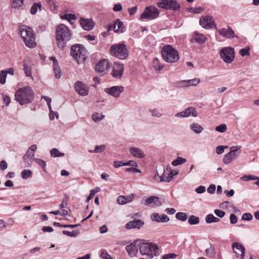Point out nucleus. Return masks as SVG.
I'll return each mask as SVG.
<instances>
[{"instance_id": "nucleus-1", "label": "nucleus", "mask_w": 259, "mask_h": 259, "mask_svg": "<svg viewBox=\"0 0 259 259\" xmlns=\"http://www.w3.org/2000/svg\"><path fill=\"white\" fill-rule=\"evenodd\" d=\"M72 34L70 29L65 24L58 25L56 29V39L59 48L63 49L70 40Z\"/></svg>"}, {"instance_id": "nucleus-2", "label": "nucleus", "mask_w": 259, "mask_h": 259, "mask_svg": "<svg viewBox=\"0 0 259 259\" xmlns=\"http://www.w3.org/2000/svg\"><path fill=\"white\" fill-rule=\"evenodd\" d=\"M15 100L21 105L30 103L34 97V94L29 87L18 89L15 93Z\"/></svg>"}, {"instance_id": "nucleus-3", "label": "nucleus", "mask_w": 259, "mask_h": 259, "mask_svg": "<svg viewBox=\"0 0 259 259\" xmlns=\"http://www.w3.org/2000/svg\"><path fill=\"white\" fill-rule=\"evenodd\" d=\"M19 31L21 36L27 47L33 48L36 46L35 35L30 27L26 25H22L20 27Z\"/></svg>"}, {"instance_id": "nucleus-4", "label": "nucleus", "mask_w": 259, "mask_h": 259, "mask_svg": "<svg viewBox=\"0 0 259 259\" xmlns=\"http://www.w3.org/2000/svg\"><path fill=\"white\" fill-rule=\"evenodd\" d=\"M161 55L163 60L169 63L177 62L180 58L178 51L169 45L162 48Z\"/></svg>"}, {"instance_id": "nucleus-5", "label": "nucleus", "mask_w": 259, "mask_h": 259, "mask_svg": "<svg viewBox=\"0 0 259 259\" xmlns=\"http://www.w3.org/2000/svg\"><path fill=\"white\" fill-rule=\"evenodd\" d=\"M140 252L142 255H146L150 258L159 255V248L153 243L143 242L139 245Z\"/></svg>"}, {"instance_id": "nucleus-6", "label": "nucleus", "mask_w": 259, "mask_h": 259, "mask_svg": "<svg viewBox=\"0 0 259 259\" xmlns=\"http://www.w3.org/2000/svg\"><path fill=\"white\" fill-rule=\"evenodd\" d=\"M87 54V51L85 48L81 45H75L71 47V55L78 63L85 60Z\"/></svg>"}, {"instance_id": "nucleus-7", "label": "nucleus", "mask_w": 259, "mask_h": 259, "mask_svg": "<svg viewBox=\"0 0 259 259\" xmlns=\"http://www.w3.org/2000/svg\"><path fill=\"white\" fill-rule=\"evenodd\" d=\"M110 54L119 59L123 60L128 56V51L123 44H117L112 45L110 50Z\"/></svg>"}, {"instance_id": "nucleus-8", "label": "nucleus", "mask_w": 259, "mask_h": 259, "mask_svg": "<svg viewBox=\"0 0 259 259\" xmlns=\"http://www.w3.org/2000/svg\"><path fill=\"white\" fill-rule=\"evenodd\" d=\"M159 11L156 7L153 6H147L141 14L140 19L153 20L159 17Z\"/></svg>"}, {"instance_id": "nucleus-9", "label": "nucleus", "mask_w": 259, "mask_h": 259, "mask_svg": "<svg viewBox=\"0 0 259 259\" xmlns=\"http://www.w3.org/2000/svg\"><path fill=\"white\" fill-rule=\"evenodd\" d=\"M241 148L240 146L231 147L230 152L226 154L223 158L224 163L229 164L237 158L241 153Z\"/></svg>"}, {"instance_id": "nucleus-10", "label": "nucleus", "mask_w": 259, "mask_h": 259, "mask_svg": "<svg viewBox=\"0 0 259 259\" xmlns=\"http://www.w3.org/2000/svg\"><path fill=\"white\" fill-rule=\"evenodd\" d=\"M158 7L165 9L176 11L180 9V5L176 0H160L157 3Z\"/></svg>"}, {"instance_id": "nucleus-11", "label": "nucleus", "mask_w": 259, "mask_h": 259, "mask_svg": "<svg viewBox=\"0 0 259 259\" xmlns=\"http://www.w3.org/2000/svg\"><path fill=\"white\" fill-rule=\"evenodd\" d=\"M220 53L221 58L226 63H231L234 59L235 52L232 47L223 48L220 50Z\"/></svg>"}, {"instance_id": "nucleus-12", "label": "nucleus", "mask_w": 259, "mask_h": 259, "mask_svg": "<svg viewBox=\"0 0 259 259\" xmlns=\"http://www.w3.org/2000/svg\"><path fill=\"white\" fill-rule=\"evenodd\" d=\"M89 87L86 85L81 81H77L74 84V90L81 96L88 95Z\"/></svg>"}, {"instance_id": "nucleus-13", "label": "nucleus", "mask_w": 259, "mask_h": 259, "mask_svg": "<svg viewBox=\"0 0 259 259\" xmlns=\"http://www.w3.org/2000/svg\"><path fill=\"white\" fill-rule=\"evenodd\" d=\"M191 115L195 117L198 116L197 112L195 108L193 107L187 108L184 110L177 113L175 115V117L178 118L188 117Z\"/></svg>"}, {"instance_id": "nucleus-14", "label": "nucleus", "mask_w": 259, "mask_h": 259, "mask_svg": "<svg viewBox=\"0 0 259 259\" xmlns=\"http://www.w3.org/2000/svg\"><path fill=\"white\" fill-rule=\"evenodd\" d=\"M233 252L236 254L237 257H240L244 259L245 254V248L240 243L235 242L232 245Z\"/></svg>"}, {"instance_id": "nucleus-15", "label": "nucleus", "mask_w": 259, "mask_h": 259, "mask_svg": "<svg viewBox=\"0 0 259 259\" xmlns=\"http://www.w3.org/2000/svg\"><path fill=\"white\" fill-rule=\"evenodd\" d=\"M123 89L122 86H113L105 89V92L115 98H118L123 91Z\"/></svg>"}, {"instance_id": "nucleus-16", "label": "nucleus", "mask_w": 259, "mask_h": 259, "mask_svg": "<svg viewBox=\"0 0 259 259\" xmlns=\"http://www.w3.org/2000/svg\"><path fill=\"white\" fill-rule=\"evenodd\" d=\"M111 67V64L106 59L101 60L96 66V70L99 72H103L108 70Z\"/></svg>"}, {"instance_id": "nucleus-17", "label": "nucleus", "mask_w": 259, "mask_h": 259, "mask_svg": "<svg viewBox=\"0 0 259 259\" xmlns=\"http://www.w3.org/2000/svg\"><path fill=\"white\" fill-rule=\"evenodd\" d=\"M123 71V64L119 63H115L113 67L112 75L114 77L120 78L122 76Z\"/></svg>"}, {"instance_id": "nucleus-18", "label": "nucleus", "mask_w": 259, "mask_h": 259, "mask_svg": "<svg viewBox=\"0 0 259 259\" xmlns=\"http://www.w3.org/2000/svg\"><path fill=\"white\" fill-rule=\"evenodd\" d=\"M214 23L212 17L210 16H206L199 20L200 25L205 28H211Z\"/></svg>"}, {"instance_id": "nucleus-19", "label": "nucleus", "mask_w": 259, "mask_h": 259, "mask_svg": "<svg viewBox=\"0 0 259 259\" xmlns=\"http://www.w3.org/2000/svg\"><path fill=\"white\" fill-rule=\"evenodd\" d=\"M138 241V240H135L125 247L126 250L131 257L136 256L138 253L139 246L137 245Z\"/></svg>"}, {"instance_id": "nucleus-20", "label": "nucleus", "mask_w": 259, "mask_h": 259, "mask_svg": "<svg viewBox=\"0 0 259 259\" xmlns=\"http://www.w3.org/2000/svg\"><path fill=\"white\" fill-rule=\"evenodd\" d=\"M220 35L227 38H232L235 36L234 31L231 27L223 28L218 30Z\"/></svg>"}, {"instance_id": "nucleus-21", "label": "nucleus", "mask_w": 259, "mask_h": 259, "mask_svg": "<svg viewBox=\"0 0 259 259\" xmlns=\"http://www.w3.org/2000/svg\"><path fill=\"white\" fill-rule=\"evenodd\" d=\"M162 203L159 200V198L153 196L148 198L144 202L145 205L151 206L152 207L159 206Z\"/></svg>"}, {"instance_id": "nucleus-22", "label": "nucleus", "mask_w": 259, "mask_h": 259, "mask_svg": "<svg viewBox=\"0 0 259 259\" xmlns=\"http://www.w3.org/2000/svg\"><path fill=\"white\" fill-rule=\"evenodd\" d=\"M129 151L134 157L137 158H143L145 156L144 151L136 147H130L129 148Z\"/></svg>"}, {"instance_id": "nucleus-23", "label": "nucleus", "mask_w": 259, "mask_h": 259, "mask_svg": "<svg viewBox=\"0 0 259 259\" xmlns=\"http://www.w3.org/2000/svg\"><path fill=\"white\" fill-rule=\"evenodd\" d=\"M37 149V146L35 144L32 145L28 149L26 153L23 156V159L25 161L28 162L34 156V152Z\"/></svg>"}, {"instance_id": "nucleus-24", "label": "nucleus", "mask_w": 259, "mask_h": 259, "mask_svg": "<svg viewBox=\"0 0 259 259\" xmlns=\"http://www.w3.org/2000/svg\"><path fill=\"white\" fill-rule=\"evenodd\" d=\"M144 225L143 221L141 220H134L130 221L125 225V228L127 229H139Z\"/></svg>"}, {"instance_id": "nucleus-25", "label": "nucleus", "mask_w": 259, "mask_h": 259, "mask_svg": "<svg viewBox=\"0 0 259 259\" xmlns=\"http://www.w3.org/2000/svg\"><path fill=\"white\" fill-rule=\"evenodd\" d=\"M80 24L82 28L87 31H90L94 27V23L91 19L81 18Z\"/></svg>"}, {"instance_id": "nucleus-26", "label": "nucleus", "mask_w": 259, "mask_h": 259, "mask_svg": "<svg viewBox=\"0 0 259 259\" xmlns=\"http://www.w3.org/2000/svg\"><path fill=\"white\" fill-rule=\"evenodd\" d=\"M23 62V70L25 75L27 77H32V62L29 59H25Z\"/></svg>"}, {"instance_id": "nucleus-27", "label": "nucleus", "mask_w": 259, "mask_h": 259, "mask_svg": "<svg viewBox=\"0 0 259 259\" xmlns=\"http://www.w3.org/2000/svg\"><path fill=\"white\" fill-rule=\"evenodd\" d=\"M189 128L191 132L195 134H200L204 131V127L199 123L192 122L189 125Z\"/></svg>"}, {"instance_id": "nucleus-28", "label": "nucleus", "mask_w": 259, "mask_h": 259, "mask_svg": "<svg viewBox=\"0 0 259 259\" xmlns=\"http://www.w3.org/2000/svg\"><path fill=\"white\" fill-rule=\"evenodd\" d=\"M134 198V195L131 194L128 196H120L117 198V202L118 204L123 205L131 202Z\"/></svg>"}, {"instance_id": "nucleus-29", "label": "nucleus", "mask_w": 259, "mask_h": 259, "mask_svg": "<svg viewBox=\"0 0 259 259\" xmlns=\"http://www.w3.org/2000/svg\"><path fill=\"white\" fill-rule=\"evenodd\" d=\"M50 60L53 61L54 72L56 78H60L61 76V70L59 67L58 61L55 57H51Z\"/></svg>"}, {"instance_id": "nucleus-30", "label": "nucleus", "mask_w": 259, "mask_h": 259, "mask_svg": "<svg viewBox=\"0 0 259 259\" xmlns=\"http://www.w3.org/2000/svg\"><path fill=\"white\" fill-rule=\"evenodd\" d=\"M200 81V79L198 78H195L192 79L183 80L180 82V83L184 87L196 86Z\"/></svg>"}, {"instance_id": "nucleus-31", "label": "nucleus", "mask_w": 259, "mask_h": 259, "mask_svg": "<svg viewBox=\"0 0 259 259\" xmlns=\"http://www.w3.org/2000/svg\"><path fill=\"white\" fill-rule=\"evenodd\" d=\"M193 39L199 44H203L207 39L206 36L204 34L195 32L193 35Z\"/></svg>"}, {"instance_id": "nucleus-32", "label": "nucleus", "mask_w": 259, "mask_h": 259, "mask_svg": "<svg viewBox=\"0 0 259 259\" xmlns=\"http://www.w3.org/2000/svg\"><path fill=\"white\" fill-rule=\"evenodd\" d=\"M205 221L208 224L212 223H218L220 220L218 218L214 217L212 214H208L205 217Z\"/></svg>"}, {"instance_id": "nucleus-33", "label": "nucleus", "mask_w": 259, "mask_h": 259, "mask_svg": "<svg viewBox=\"0 0 259 259\" xmlns=\"http://www.w3.org/2000/svg\"><path fill=\"white\" fill-rule=\"evenodd\" d=\"M123 23L119 20H117L114 24V29L115 32H122Z\"/></svg>"}, {"instance_id": "nucleus-34", "label": "nucleus", "mask_w": 259, "mask_h": 259, "mask_svg": "<svg viewBox=\"0 0 259 259\" xmlns=\"http://www.w3.org/2000/svg\"><path fill=\"white\" fill-rule=\"evenodd\" d=\"M105 117V116L101 113H94L92 116L93 120L95 122H99L102 120Z\"/></svg>"}, {"instance_id": "nucleus-35", "label": "nucleus", "mask_w": 259, "mask_h": 259, "mask_svg": "<svg viewBox=\"0 0 259 259\" xmlns=\"http://www.w3.org/2000/svg\"><path fill=\"white\" fill-rule=\"evenodd\" d=\"M50 154L52 157H58L64 156V153L60 152L57 148H53L50 151Z\"/></svg>"}, {"instance_id": "nucleus-36", "label": "nucleus", "mask_w": 259, "mask_h": 259, "mask_svg": "<svg viewBox=\"0 0 259 259\" xmlns=\"http://www.w3.org/2000/svg\"><path fill=\"white\" fill-rule=\"evenodd\" d=\"M32 176V171L30 169H24L21 172V177L23 179L26 180Z\"/></svg>"}, {"instance_id": "nucleus-37", "label": "nucleus", "mask_w": 259, "mask_h": 259, "mask_svg": "<svg viewBox=\"0 0 259 259\" xmlns=\"http://www.w3.org/2000/svg\"><path fill=\"white\" fill-rule=\"evenodd\" d=\"M153 63V67L156 70L160 71L163 68V65L160 63L159 60L157 58L154 59Z\"/></svg>"}, {"instance_id": "nucleus-38", "label": "nucleus", "mask_w": 259, "mask_h": 259, "mask_svg": "<svg viewBox=\"0 0 259 259\" xmlns=\"http://www.w3.org/2000/svg\"><path fill=\"white\" fill-rule=\"evenodd\" d=\"M188 223L191 225H197L199 223V218L193 215H191L189 219Z\"/></svg>"}, {"instance_id": "nucleus-39", "label": "nucleus", "mask_w": 259, "mask_h": 259, "mask_svg": "<svg viewBox=\"0 0 259 259\" xmlns=\"http://www.w3.org/2000/svg\"><path fill=\"white\" fill-rule=\"evenodd\" d=\"M186 162V159L181 157H178L177 158L172 161L171 164L174 166H177L184 163Z\"/></svg>"}, {"instance_id": "nucleus-40", "label": "nucleus", "mask_w": 259, "mask_h": 259, "mask_svg": "<svg viewBox=\"0 0 259 259\" xmlns=\"http://www.w3.org/2000/svg\"><path fill=\"white\" fill-rule=\"evenodd\" d=\"M176 218L178 220L184 222L186 221L188 219L187 214L182 212H179L176 213Z\"/></svg>"}, {"instance_id": "nucleus-41", "label": "nucleus", "mask_w": 259, "mask_h": 259, "mask_svg": "<svg viewBox=\"0 0 259 259\" xmlns=\"http://www.w3.org/2000/svg\"><path fill=\"white\" fill-rule=\"evenodd\" d=\"M63 233L64 235L70 236V237H76L79 233V230H74L72 232L68 231L66 230H63Z\"/></svg>"}, {"instance_id": "nucleus-42", "label": "nucleus", "mask_w": 259, "mask_h": 259, "mask_svg": "<svg viewBox=\"0 0 259 259\" xmlns=\"http://www.w3.org/2000/svg\"><path fill=\"white\" fill-rule=\"evenodd\" d=\"M149 111L150 112L152 116L160 118L162 116V114L161 112L157 108H154L153 109H150Z\"/></svg>"}, {"instance_id": "nucleus-43", "label": "nucleus", "mask_w": 259, "mask_h": 259, "mask_svg": "<svg viewBox=\"0 0 259 259\" xmlns=\"http://www.w3.org/2000/svg\"><path fill=\"white\" fill-rule=\"evenodd\" d=\"M100 191V188L99 187H96L94 189H92L90 191V193L89 196L87 199V201L89 202L90 200H91L93 196L96 193L99 192Z\"/></svg>"}, {"instance_id": "nucleus-44", "label": "nucleus", "mask_w": 259, "mask_h": 259, "mask_svg": "<svg viewBox=\"0 0 259 259\" xmlns=\"http://www.w3.org/2000/svg\"><path fill=\"white\" fill-rule=\"evenodd\" d=\"M205 253L208 256L213 257L215 255V250L213 247L211 245H210V247L205 249Z\"/></svg>"}, {"instance_id": "nucleus-45", "label": "nucleus", "mask_w": 259, "mask_h": 259, "mask_svg": "<svg viewBox=\"0 0 259 259\" xmlns=\"http://www.w3.org/2000/svg\"><path fill=\"white\" fill-rule=\"evenodd\" d=\"M106 149V146L105 145H101L99 146H96L94 150V153H99L103 152Z\"/></svg>"}, {"instance_id": "nucleus-46", "label": "nucleus", "mask_w": 259, "mask_h": 259, "mask_svg": "<svg viewBox=\"0 0 259 259\" xmlns=\"http://www.w3.org/2000/svg\"><path fill=\"white\" fill-rule=\"evenodd\" d=\"M12 6L13 8H17L21 7L23 3V0H11Z\"/></svg>"}, {"instance_id": "nucleus-47", "label": "nucleus", "mask_w": 259, "mask_h": 259, "mask_svg": "<svg viewBox=\"0 0 259 259\" xmlns=\"http://www.w3.org/2000/svg\"><path fill=\"white\" fill-rule=\"evenodd\" d=\"M34 160L37 164H38L39 166H40L43 168V170L44 171L46 170V162L44 160H42L40 159H39V158H35L34 159Z\"/></svg>"}, {"instance_id": "nucleus-48", "label": "nucleus", "mask_w": 259, "mask_h": 259, "mask_svg": "<svg viewBox=\"0 0 259 259\" xmlns=\"http://www.w3.org/2000/svg\"><path fill=\"white\" fill-rule=\"evenodd\" d=\"M7 74L5 71H0V83L4 84L6 83Z\"/></svg>"}, {"instance_id": "nucleus-49", "label": "nucleus", "mask_w": 259, "mask_h": 259, "mask_svg": "<svg viewBox=\"0 0 259 259\" xmlns=\"http://www.w3.org/2000/svg\"><path fill=\"white\" fill-rule=\"evenodd\" d=\"M215 130L220 133H224L227 130V126L225 124H221L215 127Z\"/></svg>"}, {"instance_id": "nucleus-50", "label": "nucleus", "mask_w": 259, "mask_h": 259, "mask_svg": "<svg viewBox=\"0 0 259 259\" xmlns=\"http://www.w3.org/2000/svg\"><path fill=\"white\" fill-rule=\"evenodd\" d=\"M40 5L34 4L32 5L30 9V13L34 15L35 14L37 11V9H40Z\"/></svg>"}, {"instance_id": "nucleus-51", "label": "nucleus", "mask_w": 259, "mask_h": 259, "mask_svg": "<svg viewBox=\"0 0 259 259\" xmlns=\"http://www.w3.org/2000/svg\"><path fill=\"white\" fill-rule=\"evenodd\" d=\"M122 165L131 166L132 167H137L138 166V163L134 160H129L126 162H122Z\"/></svg>"}, {"instance_id": "nucleus-52", "label": "nucleus", "mask_w": 259, "mask_h": 259, "mask_svg": "<svg viewBox=\"0 0 259 259\" xmlns=\"http://www.w3.org/2000/svg\"><path fill=\"white\" fill-rule=\"evenodd\" d=\"M241 179L244 181H247L250 180H256L257 177L252 175H245Z\"/></svg>"}, {"instance_id": "nucleus-53", "label": "nucleus", "mask_w": 259, "mask_h": 259, "mask_svg": "<svg viewBox=\"0 0 259 259\" xmlns=\"http://www.w3.org/2000/svg\"><path fill=\"white\" fill-rule=\"evenodd\" d=\"M241 56L244 57L249 55V48H245L241 49L239 52Z\"/></svg>"}, {"instance_id": "nucleus-54", "label": "nucleus", "mask_w": 259, "mask_h": 259, "mask_svg": "<svg viewBox=\"0 0 259 259\" xmlns=\"http://www.w3.org/2000/svg\"><path fill=\"white\" fill-rule=\"evenodd\" d=\"M253 218L252 214L250 213H245L242 216V220L244 221H251Z\"/></svg>"}, {"instance_id": "nucleus-55", "label": "nucleus", "mask_w": 259, "mask_h": 259, "mask_svg": "<svg viewBox=\"0 0 259 259\" xmlns=\"http://www.w3.org/2000/svg\"><path fill=\"white\" fill-rule=\"evenodd\" d=\"M214 212L217 216L220 218H223L225 215V212L220 209H215Z\"/></svg>"}, {"instance_id": "nucleus-56", "label": "nucleus", "mask_w": 259, "mask_h": 259, "mask_svg": "<svg viewBox=\"0 0 259 259\" xmlns=\"http://www.w3.org/2000/svg\"><path fill=\"white\" fill-rule=\"evenodd\" d=\"M100 256L103 259H111L110 255L104 249L101 250Z\"/></svg>"}, {"instance_id": "nucleus-57", "label": "nucleus", "mask_w": 259, "mask_h": 259, "mask_svg": "<svg viewBox=\"0 0 259 259\" xmlns=\"http://www.w3.org/2000/svg\"><path fill=\"white\" fill-rule=\"evenodd\" d=\"M160 217L161 216H160L158 213H153L151 215V218L153 221L159 223L160 222L159 220H160Z\"/></svg>"}, {"instance_id": "nucleus-58", "label": "nucleus", "mask_w": 259, "mask_h": 259, "mask_svg": "<svg viewBox=\"0 0 259 259\" xmlns=\"http://www.w3.org/2000/svg\"><path fill=\"white\" fill-rule=\"evenodd\" d=\"M122 9V5L120 3H116L114 5L113 11L114 12H119Z\"/></svg>"}, {"instance_id": "nucleus-59", "label": "nucleus", "mask_w": 259, "mask_h": 259, "mask_svg": "<svg viewBox=\"0 0 259 259\" xmlns=\"http://www.w3.org/2000/svg\"><path fill=\"white\" fill-rule=\"evenodd\" d=\"M125 171H127V172H132L133 173L141 172V170H140L139 169L136 168V167H135L127 168L125 169Z\"/></svg>"}, {"instance_id": "nucleus-60", "label": "nucleus", "mask_w": 259, "mask_h": 259, "mask_svg": "<svg viewBox=\"0 0 259 259\" xmlns=\"http://www.w3.org/2000/svg\"><path fill=\"white\" fill-rule=\"evenodd\" d=\"M225 148H228V146H218L216 148V153L218 154H221L224 151V149Z\"/></svg>"}, {"instance_id": "nucleus-61", "label": "nucleus", "mask_w": 259, "mask_h": 259, "mask_svg": "<svg viewBox=\"0 0 259 259\" xmlns=\"http://www.w3.org/2000/svg\"><path fill=\"white\" fill-rule=\"evenodd\" d=\"M230 223L232 224H235L237 223V217L233 213L231 214L230 216Z\"/></svg>"}, {"instance_id": "nucleus-62", "label": "nucleus", "mask_w": 259, "mask_h": 259, "mask_svg": "<svg viewBox=\"0 0 259 259\" xmlns=\"http://www.w3.org/2000/svg\"><path fill=\"white\" fill-rule=\"evenodd\" d=\"M206 190L205 187L204 186H200L195 189L196 193L198 194H202Z\"/></svg>"}, {"instance_id": "nucleus-63", "label": "nucleus", "mask_w": 259, "mask_h": 259, "mask_svg": "<svg viewBox=\"0 0 259 259\" xmlns=\"http://www.w3.org/2000/svg\"><path fill=\"white\" fill-rule=\"evenodd\" d=\"M215 185L211 184L208 187L207 191L209 193L213 194L215 192Z\"/></svg>"}, {"instance_id": "nucleus-64", "label": "nucleus", "mask_w": 259, "mask_h": 259, "mask_svg": "<svg viewBox=\"0 0 259 259\" xmlns=\"http://www.w3.org/2000/svg\"><path fill=\"white\" fill-rule=\"evenodd\" d=\"M177 255L175 253L166 254L163 256V259L175 258Z\"/></svg>"}]
</instances>
